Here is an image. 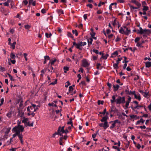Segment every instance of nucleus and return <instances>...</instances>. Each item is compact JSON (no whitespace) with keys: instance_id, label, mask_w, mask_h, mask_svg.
I'll list each match as a JSON object with an SVG mask.
<instances>
[{"instance_id":"1","label":"nucleus","mask_w":151,"mask_h":151,"mask_svg":"<svg viewBox=\"0 0 151 151\" xmlns=\"http://www.w3.org/2000/svg\"><path fill=\"white\" fill-rule=\"evenodd\" d=\"M133 32H137L138 34H143V36L145 37H147L150 34H151V30L150 29H143L141 27H139V30H137L134 29L133 30Z\"/></svg>"},{"instance_id":"2","label":"nucleus","mask_w":151,"mask_h":151,"mask_svg":"<svg viewBox=\"0 0 151 151\" xmlns=\"http://www.w3.org/2000/svg\"><path fill=\"white\" fill-rule=\"evenodd\" d=\"M37 109L38 106H36L34 104H32V106H28L27 108V110L28 111L27 113L28 115H32V116H34L35 114L34 112L36 111Z\"/></svg>"},{"instance_id":"3","label":"nucleus","mask_w":151,"mask_h":151,"mask_svg":"<svg viewBox=\"0 0 151 151\" xmlns=\"http://www.w3.org/2000/svg\"><path fill=\"white\" fill-rule=\"evenodd\" d=\"M119 32L120 33L126 35H129L131 33V30L126 26L120 27L119 29Z\"/></svg>"},{"instance_id":"4","label":"nucleus","mask_w":151,"mask_h":151,"mask_svg":"<svg viewBox=\"0 0 151 151\" xmlns=\"http://www.w3.org/2000/svg\"><path fill=\"white\" fill-rule=\"evenodd\" d=\"M24 130V128L23 127L22 125H20L15 126L12 129L14 132H16L19 135H21V134H20V132H23Z\"/></svg>"},{"instance_id":"5","label":"nucleus","mask_w":151,"mask_h":151,"mask_svg":"<svg viewBox=\"0 0 151 151\" xmlns=\"http://www.w3.org/2000/svg\"><path fill=\"white\" fill-rule=\"evenodd\" d=\"M125 103V98L124 96H118L116 99V104H124Z\"/></svg>"},{"instance_id":"6","label":"nucleus","mask_w":151,"mask_h":151,"mask_svg":"<svg viewBox=\"0 0 151 151\" xmlns=\"http://www.w3.org/2000/svg\"><path fill=\"white\" fill-rule=\"evenodd\" d=\"M110 123H111V124L110 127V129H112L115 127L116 124H120L121 122L119 120L116 119L114 121H111Z\"/></svg>"},{"instance_id":"7","label":"nucleus","mask_w":151,"mask_h":151,"mask_svg":"<svg viewBox=\"0 0 151 151\" xmlns=\"http://www.w3.org/2000/svg\"><path fill=\"white\" fill-rule=\"evenodd\" d=\"M89 65V64L86 59H84L82 60L81 65L82 66L85 68H86L88 67Z\"/></svg>"},{"instance_id":"8","label":"nucleus","mask_w":151,"mask_h":151,"mask_svg":"<svg viewBox=\"0 0 151 151\" xmlns=\"http://www.w3.org/2000/svg\"><path fill=\"white\" fill-rule=\"evenodd\" d=\"M65 130L64 129V127H60L58 131V134L60 136H62V134L65 133Z\"/></svg>"},{"instance_id":"9","label":"nucleus","mask_w":151,"mask_h":151,"mask_svg":"<svg viewBox=\"0 0 151 151\" xmlns=\"http://www.w3.org/2000/svg\"><path fill=\"white\" fill-rule=\"evenodd\" d=\"M73 46H72V47L73 48V46H76V48L77 49L81 50L82 49V48L80 47L81 46V45H80V42H79L78 43H76L75 42H74L73 43Z\"/></svg>"},{"instance_id":"10","label":"nucleus","mask_w":151,"mask_h":151,"mask_svg":"<svg viewBox=\"0 0 151 151\" xmlns=\"http://www.w3.org/2000/svg\"><path fill=\"white\" fill-rule=\"evenodd\" d=\"M135 98L137 99L138 101H140L141 100V97L140 94L137 92L136 93L134 96Z\"/></svg>"},{"instance_id":"11","label":"nucleus","mask_w":151,"mask_h":151,"mask_svg":"<svg viewBox=\"0 0 151 151\" xmlns=\"http://www.w3.org/2000/svg\"><path fill=\"white\" fill-rule=\"evenodd\" d=\"M116 4H117L116 3H111L109 6V9L110 10H112V8H115L116 7Z\"/></svg>"},{"instance_id":"12","label":"nucleus","mask_w":151,"mask_h":151,"mask_svg":"<svg viewBox=\"0 0 151 151\" xmlns=\"http://www.w3.org/2000/svg\"><path fill=\"white\" fill-rule=\"evenodd\" d=\"M117 96V95L116 94L115 95H113L112 96V99L110 100L111 102V103H113L114 102H116V98Z\"/></svg>"},{"instance_id":"13","label":"nucleus","mask_w":151,"mask_h":151,"mask_svg":"<svg viewBox=\"0 0 151 151\" xmlns=\"http://www.w3.org/2000/svg\"><path fill=\"white\" fill-rule=\"evenodd\" d=\"M109 117L108 116H105L102 117L101 120V121L102 122H107V120L108 119Z\"/></svg>"},{"instance_id":"14","label":"nucleus","mask_w":151,"mask_h":151,"mask_svg":"<svg viewBox=\"0 0 151 151\" xmlns=\"http://www.w3.org/2000/svg\"><path fill=\"white\" fill-rule=\"evenodd\" d=\"M125 92H127V94L129 95H134V96L136 94L135 92L134 91H129L127 90H126L125 91Z\"/></svg>"},{"instance_id":"15","label":"nucleus","mask_w":151,"mask_h":151,"mask_svg":"<svg viewBox=\"0 0 151 151\" xmlns=\"http://www.w3.org/2000/svg\"><path fill=\"white\" fill-rule=\"evenodd\" d=\"M118 52L117 51H116L111 54V57L115 58L118 55Z\"/></svg>"},{"instance_id":"16","label":"nucleus","mask_w":151,"mask_h":151,"mask_svg":"<svg viewBox=\"0 0 151 151\" xmlns=\"http://www.w3.org/2000/svg\"><path fill=\"white\" fill-rule=\"evenodd\" d=\"M113 87L114 88V91H116L118 90L119 87V86L118 84H116V85L114 84L113 85Z\"/></svg>"},{"instance_id":"17","label":"nucleus","mask_w":151,"mask_h":151,"mask_svg":"<svg viewBox=\"0 0 151 151\" xmlns=\"http://www.w3.org/2000/svg\"><path fill=\"white\" fill-rule=\"evenodd\" d=\"M145 121L142 118H141L139 120L137 121L136 122V124H139L141 123H142V124H143Z\"/></svg>"},{"instance_id":"18","label":"nucleus","mask_w":151,"mask_h":151,"mask_svg":"<svg viewBox=\"0 0 151 151\" xmlns=\"http://www.w3.org/2000/svg\"><path fill=\"white\" fill-rule=\"evenodd\" d=\"M44 58V61L43 62V64H45L46 63L47 60H50V58L48 56H45Z\"/></svg>"},{"instance_id":"19","label":"nucleus","mask_w":151,"mask_h":151,"mask_svg":"<svg viewBox=\"0 0 151 151\" xmlns=\"http://www.w3.org/2000/svg\"><path fill=\"white\" fill-rule=\"evenodd\" d=\"M122 40V37L120 36L117 35L115 39V41L116 42H118Z\"/></svg>"},{"instance_id":"20","label":"nucleus","mask_w":151,"mask_h":151,"mask_svg":"<svg viewBox=\"0 0 151 151\" xmlns=\"http://www.w3.org/2000/svg\"><path fill=\"white\" fill-rule=\"evenodd\" d=\"M57 61V59L55 58L53 60H50L48 65H49L50 64L51 65H52L54 64Z\"/></svg>"},{"instance_id":"21","label":"nucleus","mask_w":151,"mask_h":151,"mask_svg":"<svg viewBox=\"0 0 151 151\" xmlns=\"http://www.w3.org/2000/svg\"><path fill=\"white\" fill-rule=\"evenodd\" d=\"M36 1H33V0H29V4H32L33 6H35L36 5Z\"/></svg>"},{"instance_id":"22","label":"nucleus","mask_w":151,"mask_h":151,"mask_svg":"<svg viewBox=\"0 0 151 151\" xmlns=\"http://www.w3.org/2000/svg\"><path fill=\"white\" fill-rule=\"evenodd\" d=\"M143 106L141 105H139L138 104L136 105L134 107H132V108L133 110H135L136 109H139V108L142 107Z\"/></svg>"},{"instance_id":"23","label":"nucleus","mask_w":151,"mask_h":151,"mask_svg":"<svg viewBox=\"0 0 151 151\" xmlns=\"http://www.w3.org/2000/svg\"><path fill=\"white\" fill-rule=\"evenodd\" d=\"M93 39L92 38H90L88 40V47H90V45H91L92 43Z\"/></svg>"},{"instance_id":"24","label":"nucleus","mask_w":151,"mask_h":151,"mask_svg":"<svg viewBox=\"0 0 151 151\" xmlns=\"http://www.w3.org/2000/svg\"><path fill=\"white\" fill-rule=\"evenodd\" d=\"M103 124V127L105 129H106L109 127V125L108 124V122H104V123Z\"/></svg>"},{"instance_id":"25","label":"nucleus","mask_w":151,"mask_h":151,"mask_svg":"<svg viewBox=\"0 0 151 151\" xmlns=\"http://www.w3.org/2000/svg\"><path fill=\"white\" fill-rule=\"evenodd\" d=\"M16 42L15 41L13 43H10V44H9V45H10L11 47L13 49H14L15 48V45L16 44Z\"/></svg>"},{"instance_id":"26","label":"nucleus","mask_w":151,"mask_h":151,"mask_svg":"<svg viewBox=\"0 0 151 151\" xmlns=\"http://www.w3.org/2000/svg\"><path fill=\"white\" fill-rule=\"evenodd\" d=\"M146 67L149 68L151 67V62H146L145 63Z\"/></svg>"},{"instance_id":"27","label":"nucleus","mask_w":151,"mask_h":151,"mask_svg":"<svg viewBox=\"0 0 151 151\" xmlns=\"http://www.w3.org/2000/svg\"><path fill=\"white\" fill-rule=\"evenodd\" d=\"M131 2L135 4L138 6H139L140 5V4H139L138 3V2L136 0H132Z\"/></svg>"},{"instance_id":"28","label":"nucleus","mask_w":151,"mask_h":151,"mask_svg":"<svg viewBox=\"0 0 151 151\" xmlns=\"http://www.w3.org/2000/svg\"><path fill=\"white\" fill-rule=\"evenodd\" d=\"M75 86L74 85H73L72 86H70L69 88V92L70 93H71V92L73 90V87Z\"/></svg>"},{"instance_id":"29","label":"nucleus","mask_w":151,"mask_h":151,"mask_svg":"<svg viewBox=\"0 0 151 151\" xmlns=\"http://www.w3.org/2000/svg\"><path fill=\"white\" fill-rule=\"evenodd\" d=\"M19 140L20 141L22 145L23 144V136L22 134L21 135H19Z\"/></svg>"},{"instance_id":"30","label":"nucleus","mask_w":151,"mask_h":151,"mask_svg":"<svg viewBox=\"0 0 151 151\" xmlns=\"http://www.w3.org/2000/svg\"><path fill=\"white\" fill-rule=\"evenodd\" d=\"M96 68L98 69L101 70L102 68L101 64L98 63L96 64Z\"/></svg>"},{"instance_id":"31","label":"nucleus","mask_w":151,"mask_h":151,"mask_svg":"<svg viewBox=\"0 0 151 151\" xmlns=\"http://www.w3.org/2000/svg\"><path fill=\"white\" fill-rule=\"evenodd\" d=\"M118 118L120 119L124 120L125 119V117L121 115V114H118Z\"/></svg>"},{"instance_id":"32","label":"nucleus","mask_w":151,"mask_h":151,"mask_svg":"<svg viewBox=\"0 0 151 151\" xmlns=\"http://www.w3.org/2000/svg\"><path fill=\"white\" fill-rule=\"evenodd\" d=\"M10 57L11 58L10 59H15V58L16 57V56L14 53L12 52L10 54Z\"/></svg>"},{"instance_id":"33","label":"nucleus","mask_w":151,"mask_h":151,"mask_svg":"<svg viewBox=\"0 0 151 151\" xmlns=\"http://www.w3.org/2000/svg\"><path fill=\"white\" fill-rule=\"evenodd\" d=\"M63 69L64 70V73H66L67 71L69 70V68L67 66H65L63 68Z\"/></svg>"},{"instance_id":"34","label":"nucleus","mask_w":151,"mask_h":151,"mask_svg":"<svg viewBox=\"0 0 151 151\" xmlns=\"http://www.w3.org/2000/svg\"><path fill=\"white\" fill-rule=\"evenodd\" d=\"M8 61L9 62H10L13 64H14L16 62L15 59H9Z\"/></svg>"},{"instance_id":"35","label":"nucleus","mask_w":151,"mask_h":151,"mask_svg":"<svg viewBox=\"0 0 151 151\" xmlns=\"http://www.w3.org/2000/svg\"><path fill=\"white\" fill-rule=\"evenodd\" d=\"M104 54H102V55L101 56V58H103L104 59L106 60L107 59L108 57L109 56V55L107 54L105 55H104Z\"/></svg>"},{"instance_id":"36","label":"nucleus","mask_w":151,"mask_h":151,"mask_svg":"<svg viewBox=\"0 0 151 151\" xmlns=\"http://www.w3.org/2000/svg\"><path fill=\"white\" fill-rule=\"evenodd\" d=\"M142 45V44L141 42H140L137 43L136 46L138 47H143Z\"/></svg>"},{"instance_id":"37","label":"nucleus","mask_w":151,"mask_h":151,"mask_svg":"<svg viewBox=\"0 0 151 151\" xmlns=\"http://www.w3.org/2000/svg\"><path fill=\"white\" fill-rule=\"evenodd\" d=\"M24 27L26 29L29 30V29L31 27V25H29V24H27L24 26Z\"/></svg>"},{"instance_id":"38","label":"nucleus","mask_w":151,"mask_h":151,"mask_svg":"<svg viewBox=\"0 0 151 151\" xmlns=\"http://www.w3.org/2000/svg\"><path fill=\"white\" fill-rule=\"evenodd\" d=\"M142 95L145 98H147L148 95V92L147 91L144 92Z\"/></svg>"},{"instance_id":"39","label":"nucleus","mask_w":151,"mask_h":151,"mask_svg":"<svg viewBox=\"0 0 151 151\" xmlns=\"http://www.w3.org/2000/svg\"><path fill=\"white\" fill-rule=\"evenodd\" d=\"M28 119L27 118H24L22 121V122L26 124L28 121Z\"/></svg>"},{"instance_id":"40","label":"nucleus","mask_w":151,"mask_h":151,"mask_svg":"<svg viewBox=\"0 0 151 151\" xmlns=\"http://www.w3.org/2000/svg\"><path fill=\"white\" fill-rule=\"evenodd\" d=\"M67 35L68 37L73 38V36L72 35V34L71 33V32H67Z\"/></svg>"},{"instance_id":"41","label":"nucleus","mask_w":151,"mask_h":151,"mask_svg":"<svg viewBox=\"0 0 151 151\" xmlns=\"http://www.w3.org/2000/svg\"><path fill=\"white\" fill-rule=\"evenodd\" d=\"M48 105L49 106H54V107H57V105L55 104H54L53 102L52 103H49L48 104Z\"/></svg>"},{"instance_id":"42","label":"nucleus","mask_w":151,"mask_h":151,"mask_svg":"<svg viewBox=\"0 0 151 151\" xmlns=\"http://www.w3.org/2000/svg\"><path fill=\"white\" fill-rule=\"evenodd\" d=\"M10 1L9 0H7V1L3 3L4 5L5 6H9V3Z\"/></svg>"},{"instance_id":"43","label":"nucleus","mask_w":151,"mask_h":151,"mask_svg":"<svg viewBox=\"0 0 151 151\" xmlns=\"http://www.w3.org/2000/svg\"><path fill=\"white\" fill-rule=\"evenodd\" d=\"M72 32L74 34H75L76 36H77L78 35V33L76 30H73Z\"/></svg>"},{"instance_id":"44","label":"nucleus","mask_w":151,"mask_h":151,"mask_svg":"<svg viewBox=\"0 0 151 151\" xmlns=\"http://www.w3.org/2000/svg\"><path fill=\"white\" fill-rule=\"evenodd\" d=\"M25 124L28 126L32 127L33 126V123L32 122L31 123H30L29 122H27Z\"/></svg>"},{"instance_id":"45","label":"nucleus","mask_w":151,"mask_h":151,"mask_svg":"<svg viewBox=\"0 0 151 151\" xmlns=\"http://www.w3.org/2000/svg\"><path fill=\"white\" fill-rule=\"evenodd\" d=\"M57 80L56 79H55V81L54 82H52L50 83V85H55L57 83Z\"/></svg>"},{"instance_id":"46","label":"nucleus","mask_w":151,"mask_h":151,"mask_svg":"<svg viewBox=\"0 0 151 151\" xmlns=\"http://www.w3.org/2000/svg\"><path fill=\"white\" fill-rule=\"evenodd\" d=\"M80 44V45H81V46H83L86 45V42H79Z\"/></svg>"},{"instance_id":"47","label":"nucleus","mask_w":151,"mask_h":151,"mask_svg":"<svg viewBox=\"0 0 151 151\" xmlns=\"http://www.w3.org/2000/svg\"><path fill=\"white\" fill-rule=\"evenodd\" d=\"M8 76L9 78H10V80L12 81H14V79L13 76H12L10 74L8 73Z\"/></svg>"},{"instance_id":"48","label":"nucleus","mask_w":151,"mask_h":151,"mask_svg":"<svg viewBox=\"0 0 151 151\" xmlns=\"http://www.w3.org/2000/svg\"><path fill=\"white\" fill-rule=\"evenodd\" d=\"M149 9V7L147 6H143L142 10L143 11H146Z\"/></svg>"},{"instance_id":"49","label":"nucleus","mask_w":151,"mask_h":151,"mask_svg":"<svg viewBox=\"0 0 151 151\" xmlns=\"http://www.w3.org/2000/svg\"><path fill=\"white\" fill-rule=\"evenodd\" d=\"M51 36L52 34L50 33L49 34L47 33H45V36L47 38L50 37Z\"/></svg>"},{"instance_id":"50","label":"nucleus","mask_w":151,"mask_h":151,"mask_svg":"<svg viewBox=\"0 0 151 151\" xmlns=\"http://www.w3.org/2000/svg\"><path fill=\"white\" fill-rule=\"evenodd\" d=\"M67 124H71V127H73V124L72 122L71 119H70L69 121L68 122Z\"/></svg>"},{"instance_id":"51","label":"nucleus","mask_w":151,"mask_h":151,"mask_svg":"<svg viewBox=\"0 0 151 151\" xmlns=\"http://www.w3.org/2000/svg\"><path fill=\"white\" fill-rule=\"evenodd\" d=\"M131 50L132 52L133 51V50L132 48L131 47H128V48H126L125 49H124V51L126 52V51L128 50Z\"/></svg>"},{"instance_id":"52","label":"nucleus","mask_w":151,"mask_h":151,"mask_svg":"<svg viewBox=\"0 0 151 151\" xmlns=\"http://www.w3.org/2000/svg\"><path fill=\"white\" fill-rule=\"evenodd\" d=\"M0 70L1 72H4L6 70L5 68L0 65Z\"/></svg>"},{"instance_id":"53","label":"nucleus","mask_w":151,"mask_h":151,"mask_svg":"<svg viewBox=\"0 0 151 151\" xmlns=\"http://www.w3.org/2000/svg\"><path fill=\"white\" fill-rule=\"evenodd\" d=\"M118 65V64L116 63L113 64V66L114 68L116 69H118L119 68Z\"/></svg>"},{"instance_id":"54","label":"nucleus","mask_w":151,"mask_h":151,"mask_svg":"<svg viewBox=\"0 0 151 151\" xmlns=\"http://www.w3.org/2000/svg\"><path fill=\"white\" fill-rule=\"evenodd\" d=\"M117 23L119 24L118 22L116 20V19H115L113 23V25L114 26H115Z\"/></svg>"},{"instance_id":"55","label":"nucleus","mask_w":151,"mask_h":151,"mask_svg":"<svg viewBox=\"0 0 151 151\" xmlns=\"http://www.w3.org/2000/svg\"><path fill=\"white\" fill-rule=\"evenodd\" d=\"M12 112L11 111L8 112L6 114V116L9 118H10L11 116Z\"/></svg>"},{"instance_id":"56","label":"nucleus","mask_w":151,"mask_h":151,"mask_svg":"<svg viewBox=\"0 0 151 151\" xmlns=\"http://www.w3.org/2000/svg\"><path fill=\"white\" fill-rule=\"evenodd\" d=\"M113 148L116 149L117 151H121L120 148H119L117 146H112Z\"/></svg>"},{"instance_id":"57","label":"nucleus","mask_w":151,"mask_h":151,"mask_svg":"<svg viewBox=\"0 0 151 151\" xmlns=\"http://www.w3.org/2000/svg\"><path fill=\"white\" fill-rule=\"evenodd\" d=\"M4 101V99L3 98H1V99H0V106H1L3 104Z\"/></svg>"},{"instance_id":"58","label":"nucleus","mask_w":151,"mask_h":151,"mask_svg":"<svg viewBox=\"0 0 151 151\" xmlns=\"http://www.w3.org/2000/svg\"><path fill=\"white\" fill-rule=\"evenodd\" d=\"M106 109H105L104 110V111L103 112H99V114H102L104 115H105L106 114Z\"/></svg>"},{"instance_id":"59","label":"nucleus","mask_w":151,"mask_h":151,"mask_svg":"<svg viewBox=\"0 0 151 151\" xmlns=\"http://www.w3.org/2000/svg\"><path fill=\"white\" fill-rule=\"evenodd\" d=\"M11 128H8L7 129L5 132V134H7L10 131V130Z\"/></svg>"},{"instance_id":"60","label":"nucleus","mask_w":151,"mask_h":151,"mask_svg":"<svg viewBox=\"0 0 151 151\" xmlns=\"http://www.w3.org/2000/svg\"><path fill=\"white\" fill-rule=\"evenodd\" d=\"M117 2L119 3H124L125 2V1L124 0H117Z\"/></svg>"},{"instance_id":"61","label":"nucleus","mask_w":151,"mask_h":151,"mask_svg":"<svg viewBox=\"0 0 151 151\" xmlns=\"http://www.w3.org/2000/svg\"><path fill=\"white\" fill-rule=\"evenodd\" d=\"M98 19H99L100 21H102L104 19V18L101 15H99L98 17Z\"/></svg>"},{"instance_id":"62","label":"nucleus","mask_w":151,"mask_h":151,"mask_svg":"<svg viewBox=\"0 0 151 151\" xmlns=\"http://www.w3.org/2000/svg\"><path fill=\"white\" fill-rule=\"evenodd\" d=\"M77 27L79 28L80 29H82L83 27V25L82 24H80L79 25H78Z\"/></svg>"},{"instance_id":"63","label":"nucleus","mask_w":151,"mask_h":151,"mask_svg":"<svg viewBox=\"0 0 151 151\" xmlns=\"http://www.w3.org/2000/svg\"><path fill=\"white\" fill-rule=\"evenodd\" d=\"M140 39V38L139 37H137L134 40V42L136 43H137L139 42L138 41Z\"/></svg>"},{"instance_id":"64","label":"nucleus","mask_w":151,"mask_h":151,"mask_svg":"<svg viewBox=\"0 0 151 151\" xmlns=\"http://www.w3.org/2000/svg\"><path fill=\"white\" fill-rule=\"evenodd\" d=\"M70 85V83L69 81H67L65 84V87L67 88Z\"/></svg>"}]
</instances>
